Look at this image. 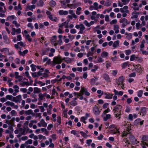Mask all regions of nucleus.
I'll return each mask as SVG.
<instances>
[{
    "mask_svg": "<svg viewBox=\"0 0 148 148\" xmlns=\"http://www.w3.org/2000/svg\"><path fill=\"white\" fill-rule=\"evenodd\" d=\"M122 106L120 105H118L116 106L113 110L114 112V116L115 117L117 118L119 115L121 114V109Z\"/></svg>",
    "mask_w": 148,
    "mask_h": 148,
    "instance_id": "obj_1",
    "label": "nucleus"
},
{
    "mask_svg": "<svg viewBox=\"0 0 148 148\" xmlns=\"http://www.w3.org/2000/svg\"><path fill=\"white\" fill-rule=\"evenodd\" d=\"M101 110L102 109L100 108V106L99 105H95L92 107L93 112L95 115H99Z\"/></svg>",
    "mask_w": 148,
    "mask_h": 148,
    "instance_id": "obj_2",
    "label": "nucleus"
},
{
    "mask_svg": "<svg viewBox=\"0 0 148 148\" xmlns=\"http://www.w3.org/2000/svg\"><path fill=\"white\" fill-rule=\"evenodd\" d=\"M62 62V60L61 57L60 56L58 57H54L53 58V62L54 64L53 65H55L56 64H61Z\"/></svg>",
    "mask_w": 148,
    "mask_h": 148,
    "instance_id": "obj_3",
    "label": "nucleus"
},
{
    "mask_svg": "<svg viewBox=\"0 0 148 148\" xmlns=\"http://www.w3.org/2000/svg\"><path fill=\"white\" fill-rule=\"evenodd\" d=\"M80 92L82 93V95L84 94L87 96H89L90 93L88 92V89L84 87H81Z\"/></svg>",
    "mask_w": 148,
    "mask_h": 148,
    "instance_id": "obj_4",
    "label": "nucleus"
},
{
    "mask_svg": "<svg viewBox=\"0 0 148 148\" xmlns=\"http://www.w3.org/2000/svg\"><path fill=\"white\" fill-rule=\"evenodd\" d=\"M125 81V77L123 76H120L118 79V81L116 82V84L118 86L121 84L123 86H124L123 83Z\"/></svg>",
    "mask_w": 148,
    "mask_h": 148,
    "instance_id": "obj_5",
    "label": "nucleus"
},
{
    "mask_svg": "<svg viewBox=\"0 0 148 148\" xmlns=\"http://www.w3.org/2000/svg\"><path fill=\"white\" fill-rule=\"evenodd\" d=\"M47 14L48 15L49 18L52 21L57 22L58 21L57 18L53 15L51 14V13L49 11H47L46 12Z\"/></svg>",
    "mask_w": 148,
    "mask_h": 148,
    "instance_id": "obj_6",
    "label": "nucleus"
},
{
    "mask_svg": "<svg viewBox=\"0 0 148 148\" xmlns=\"http://www.w3.org/2000/svg\"><path fill=\"white\" fill-rule=\"evenodd\" d=\"M120 22L122 23V27H124L127 24L130 23V22L128 21L127 19L125 18H123L120 19Z\"/></svg>",
    "mask_w": 148,
    "mask_h": 148,
    "instance_id": "obj_7",
    "label": "nucleus"
},
{
    "mask_svg": "<svg viewBox=\"0 0 148 148\" xmlns=\"http://www.w3.org/2000/svg\"><path fill=\"white\" fill-rule=\"evenodd\" d=\"M37 125L39 127L42 126L46 127L47 126V123L45 122L43 119H41L40 120V122L37 123Z\"/></svg>",
    "mask_w": 148,
    "mask_h": 148,
    "instance_id": "obj_8",
    "label": "nucleus"
},
{
    "mask_svg": "<svg viewBox=\"0 0 148 148\" xmlns=\"http://www.w3.org/2000/svg\"><path fill=\"white\" fill-rule=\"evenodd\" d=\"M127 128L126 129V131L124 132L122 134V136L123 137L127 136L128 134L130 135V131L131 130V126H129L128 127H127Z\"/></svg>",
    "mask_w": 148,
    "mask_h": 148,
    "instance_id": "obj_9",
    "label": "nucleus"
},
{
    "mask_svg": "<svg viewBox=\"0 0 148 148\" xmlns=\"http://www.w3.org/2000/svg\"><path fill=\"white\" fill-rule=\"evenodd\" d=\"M5 104L7 106H10L11 107L15 109H17L18 108V105H15L14 103L11 101H7L5 103Z\"/></svg>",
    "mask_w": 148,
    "mask_h": 148,
    "instance_id": "obj_10",
    "label": "nucleus"
},
{
    "mask_svg": "<svg viewBox=\"0 0 148 148\" xmlns=\"http://www.w3.org/2000/svg\"><path fill=\"white\" fill-rule=\"evenodd\" d=\"M21 30L20 28L16 29L15 28H12V29L11 34L13 36L15 35L16 34V33L20 34L21 33Z\"/></svg>",
    "mask_w": 148,
    "mask_h": 148,
    "instance_id": "obj_11",
    "label": "nucleus"
},
{
    "mask_svg": "<svg viewBox=\"0 0 148 148\" xmlns=\"http://www.w3.org/2000/svg\"><path fill=\"white\" fill-rule=\"evenodd\" d=\"M128 7L127 5H125L123 7L121 8L120 9V11L121 13H128L129 12V10H128Z\"/></svg>",
    "mask_w": 148,
    "mask_h": 148,
    "instance_id": "obj_12",
    "label": "nucleus"
},
{
    "mask_svg": "<svg viewBox=\"0 0 148 148\" xmlns=\"http://www.w3.org/2000/svg\"><path fill=\"white\" fill-rule=\"evenodd\" d=\"M103 77L107 82L110 83L111 82V80L108 74L106 73L103 74Z\"/></svg>",
    "mask_w": 148,
    "mask_h": 148,
    "instance_id": "obj_13",
    "label": "nucleus"
},
{
    "mask_svg": "<svg viewBox=\"0 0 148 148\" xmlns=\"http://www.w3.org/2000/svg\"><path fill=\"white\" fill-rule=\"evenodd\" d=\"M58 27L60 28H63L64 27L65 28H68L69 27L68 25V23L64 22L61 23H60L58 24Z\"/></svg>",
    "mask_w": 148,
    "mask_h": 148,
    "instance_id": "obj_14",
    "label": "nucleus"
},
{
    "mask_svg": "<svg viewBox=\"0 0 148 148\" xmlns=\"http://www.w3.org/2000/svg\"><path fill=\"white\" fill-rule=\"evenodd\" d=\"M105 95V98L106 99H112L113 95L106 92H104V94Z\"/></svg>",
    "mask_w": 148,
    "mask_h": 148,
    "instance_id": "obj_15",
    "label": "nucleus"
},
{
    "mask_svg": "<svg viewBox=\"0 0 148 148\" xmlns=\"http://www.w3.org/2000/svg\"><path fill=\"white\" fill-rule=\"evenodd\" d=\"M57 39V36H53L51 38V42L52 45H54V46H56L57 45L56 43V40Z\"/></svg>",
    "mask_w": 148,
    "mask_h": 148,
    "instance_id": "obj_16",
    "label": "nucleus"
},
{
    "mask_svg": "<svg viewBox=\"0 0 148 148\" xmlns=\"http://www.w3.org/2000/svg\"><path fill=\"white\" fill-rule=\"evenodd\" d=\"M3 38L4 40V42L5 44L8 45L10 44V40L7 36L5 35L3 36Z\"/></svg>",
    "mask_w": 148,
    "mask_h": 148,
    "instance_id": "obj_17",
    "label": "nucleus"
},
{
    "mask_svg": "<svg viewBox=\"0 0 148 148\" xmlns=\"http://www.w3.org/2000/svg\"><path fill=\"white\" fill-rule=\"evenodd\" d=\"M119 27L118 25H115L113 26V30H114L116 34H118L119 32Z\"/></svg>",
    "mask_w": 148,
    "mask_h": 148,
    "instance_id": "obj_18",
    "label": "nucleus"
},
{
    "mask_svg": "<svg viewBox=\"0 0 148 148\" xmlns=\"http://www.w3.org/2000/svg\"><path fill=\"white\" fill-rule=\"evenodd\" d=\"M130 140L134 144H136L137 143L138 141L134 137V136H131L130 138Z\"/></svg>",
    "mask_w": 148,
    "mask_h": 148,
    "instance_id": "obj_19",
    "label": "nucleus"
},
{
    "mask_svg": "<svg viewBox=\"0 0 148 148\" xmlns=\"http://www.w3.org/2000/svg\"><path fill=\"white\" fill-rule=\"evenodd\" d=\"M139 13L137 12H134L132 13V16L131 17L132 18H138Z\"/></svg>",
    "mask_w": 148,
    "mask_h": 148,
    "instance_id": "obj_20",
    "label": "nucleus"
},
{
    "mask_svg": "<svg viewBox=\"0 0 148 148\" xmlns=\"http://www.w3.org/2000/svg\"><path fill=\"white\" fill-rule=\"evenodd\" d=\"M114 94L117 95L118 96H122L123 94V92L122 91L119 92L116 90L115 89L114 90Z\"/></svg>",
    "mask_w": 148,
    "mask_h": 148,
    "instance_id": "obj_21",
    "label": "nucleus"
},
{
    "mask_svg": "<svg viewBox=\"0 0 148 148\" xmlns=\"http://www.w3.org/2000/svg\"><path fill=\"white\" fill-rule=\"evenodd\" d=\"M0 51L1 52H4L6 54L10 55V53H9V49L8 48H4L1 49Z\"/></svg>",
    "mask_w": 148,
    "mask_h": 148,
    "instance_id": "obj_22",
    "label": "nucleus"
},
{
    "mask_svg": "<svg viewBox=\"0 0 148 148\" xmlns=\"http://www.w3.org/2000/svg\"><path fill=\"white\" fill-rule=\"evenodd\" d=\"M85 29L84 25L82 24H80V27L79 28V34H82L83 33V31Z\"/></svg>",
    "mask_w": 148,
    "mask_h": 148,
    "instance_id": "obj_23",
    "label": "nucleus"
},
{
    "mask_svg": "<svg viewBox=\"0 0 148 148\" xmlns=\"http://www.w3.org/2000/svg\"><path fill=\"white\" fill-rule=\"evenodd\" d=\"M49 71L48 70L46 69L45 70V72L43 73L42 76L43 77L47 78L49 77Z\"/></svg>",
    "mask_w": 148,
    "mask_h": 148,
    "instance_id": "obj_24",
    "label": "nucleus"
},
{
    "mask_svg": "<svg viewBox=\"0 0 148 148\" xmlns=\"http://www.w3.org/2000/svg\"><path fill=\"white\" fill-rule=\"evenodd\" d=\"M103 117V120L104 121H107L108 119H110L111 118V115L110 114H106L105 116H102Z\"/></svg>",
    "mask_w": 148,
    "mask_h": 148,
    "instance_id": "obj_25",
    "label": "nucleus"
},
{
    "mask_svg": "<svg viewBox=\"0 0 148 148\" xmlns=\"http://www.w3.org/2000/svg\"><path fill=\"white\" fill-rule=\"evenodd\" d=\"M42 61L44 63L46 62V64H49L51 62V59L48 57H46L43 58Z\"/></svg>",
    "mask_w": 148,
    "mask_h": 148,
    "instance_id": "obj_26",
    "label": "nucleus"
},
{
    "mask_svg": "<svg viewBox=\"0 0 148 148\" xmlns=\"http://www.w3.org/2000/svg\"><path fill=\"white\" fill-rule=\"evenodd\" d=\"M146 108L145 107H142L140 109V115H141L142 114V116L144 115L146 113Z\"/></svg>",
    "mask_w": 148,
    "mask_h": 148,
    "instance_id": "obj_27",
    "label": "nucleus"
},
{
    "mask_svg": "<svg viewBox=\"0 0 148 148\" xmlns=\"http://www.w3.org/2000/svg\"><path fill=\"white\" fill-rule=\"evenodd\" d=\"M19 132H20V134L18 135L21 136V135H25V130L22 128H19Z\"/></svg>",
    "mask_w": 148,
    "mask_h": 148,
    "instance_id": "obj_28",
    "label": "nucleus"
},
{
    "mask_svg": "<svg viewBox=\"0 0 148 148\" xmlns=\"http://www.w3.org/2000/svg\"><path fill=\"white\" fill-rule=\"evenodd\" d=\"M37 122V121L36 120H31L30 121V123L29 124V127H32L34 124L36 123Z\"/></svg>",
    "mask_w": 148,
    "mask_h": 148,
    "instance_id": "obj_29",
    "label": "nucleus"
},
{
    "mask_svg": "<svg viewBox=\"0 0 148 148\" xmlns=\"http://www.w3.org/2000/svg\"><path fill=\"white\" fill-rule=\"evenodd\" d=\"M119 40L115 41L114 42L112 46L113 47L115 48L119 45Z\"/></svg>",
    "mask_w": 148,
    "mask_h": 148,
    "instance_id": "obj_30",
    "label": "nucleus"
},
{
    "mask_svg": "<svg viewBox=\"0 0 148 148\" xmlns=\"http://www.w3.org/2000/svg\"><path fill=\"white\" fill-rule=\"evenodd\" d=\"M97 80L98 79L97 78H92L90 80V83L91 85L94 86L96 82L97 81Z\"/></svg>",
    "mask_w": 148,
    "mask_h": 148,
    "instance_id": "obj_31",
    "label": "nucleus"
},
{
    "mask_svg": "<svg viewBox=\"0 0 148 148\" xmlns=\"http://www.w3.org/2000/svg\"><path fill=\"white\" fill-rule=\"evenodd\" d=\"M6 98L8 99L13 101H14V99L15 97H13L12 95H7L6 96Z\"/></svg>",
    "mask_w": 148,
    "mask_h": 148,
    "instance_id": "obj_32",
    "label": "nucleus"
},
{
    "mask_svg": "<svg viewBox=\"0 0 148 148\" xmlns=\"http://www.w3.org/2000/svg\"><path fill=\"white\" fill-rule=\"evenodd\" d=\"M36 7L35 5L33 4L31 5H28L27 8L29 10L33 11V9L35 8Z\"/></svg>",
    "mask_w": 148,
    "mask_h": 148,
    "instance_id": "obj_33",
    "label": "nucleus"
},
{
    "mask_svg": "<svg viewBox=\"0 0 148 148\" xmlns=\"http://www.w3.org/2000/svg\"><path fill=\"white\" fill-rule=\"evenodd\" d=\"M34 94L39 93L41 91L40 89L38 87L34 88Z\"/></svg>",
    "mask_w": 148,
    "mask_h": 148,
    "instance_id": "obj_34",
    "label": "nucleus"
},
{
    "mask_svg": "<svg viewBox=\"0 0 148 148\" xmlns=\"http://www.w3.org/2000/svg\"><path fill=\"white\" fill-rule=\"evenodd\" d=\"M59 13L60 15H66L68 14V12L67 11H64L63 10H60L59 12Z\"/></svg>",
    "mask_w": 148,
    "mask_h": 148,
    "instance_id": "obj_35",
    "label": "nucleus"
},
{
    "mask_svg": "<svg viewBox=\"0 0 148 148\" xmlns=\"http://www.w3.org/2000/svg\"><path fill=\"white\" fill-rule=\"evenodd\" d=\"M145 42V41L144 40H143L141 41V44L140 45V51H142V49L144 47V44Z\"/></svg>",
    "mask_w": 148,
    "mask_h": 148,
    "instance_id": "obj_36",
    "label": "nucleus"
},
{
    "mask_svg": "<svg viewBox=\"0 0 148 148\" xmlns=\"http://www.w3.org/2000/svg\"><path fill=\"white\" fill-rule=\"evenodd\" d=\"M82 10V8L80 7H79L77 8V10L76 12V14L78 15H79L81 14V11Z\"/></svg>",
    "mask_w": 148,
    "mask_h": 148,
    "instance_id": "obj_37",
    "label": "nucleus"
},
{
    "mask_svg": "<svg viewBox=\"0 0 148 148\" xmlns=\"http://www.w3.org/2000/svg\"><path fill=\"white\" fill-rule=\"evenodd\" d=\"M15 98H16V100H14V101L16 103H17L18 101L19 100L21 99L22 96L21 95H19L16 96V97H15Z\"/></svg>",
    "mask_w": 148,
    "mask_h": 148,
    "instance_id": "obj_38",
    "label": "nucleus"
},
{
    "mask_svg": "<svg viewBox=\"0 0 148 148\" xmlns=\"http://www.w3.org/2000/svg\"><path fill=\"white\" fill-rule=\"evenodd\" d=\"M73 60V59L69 58H66V60H65V62L66 63H71Z\"/></svg>",
    "mask_w": 148,
    "mask_h": 148,
    "instance_id": "obj_39",
    "label": "nucleus"
},
{
    "mask_svg": "<svg viewBox=\"0 0 148 148\" xmlns=\"http://www.w3.org/2000/svg\"><path fill=\"white\" fill-rule=\"evenodd\" d=\"M14 18L15 16L14 15L9 16L7 17L6 19L8 21H11L14 19Z\"/></svg>",
    "mask_w": 148,
    "mask_h": 148,
    "instance_id": "obj_40",
    "label": "nucleus"
},
{
    "mask_svg": "<svg viewBox=\"0 0 148 148\" xmlns=\"http://www.w3.org/2000/svg\"><path fill=\"white\" fill-rule=\"evenodd\" d=\"M108 53L105 51L102 52L101 54V56L103 58L106 57L107 56H108Z\"/></svg>",
    "mask_w": 148,
    "mask_h": 148,
    "instance_id": "obj_41",
    "label": "nucleus"
},
{
    "mask_svg": "<svg viewBox=\"0 0 148 148\" xmlns=\"http://www.w3.org/2000/svg\"><path fill=\"white\" fill-rule=\"evenodd\" d=\"M13 88L14 89V91L16 93L18 92H19V87L17 85H14L13 86Z\"/></svg>",
    "mask_w": 148,
    "mask_h": 148,
    "instance_id": "obj_42",
    "label": "nucleus"
},
{
    "mask_svg": "<svg viewBox=\"0 0 148 148\" xmlns=\"http://www.w3.org/2000/svg\"><path fill=\"white\" fill-rule=\"evenodd\" d=\"M143 148H146V146L148 147V143H147L144 141L141 142Z\"/></svg>",
    "mask_w": 148,
    "mask_h": 148,
    "instance_id": "obj_43",
    "label": "nucleus"
},
{
    "mask_svg": "<svg viewBox=\"0 0 148 148\" xmlns=\"http://www.w3.org/2000/svg\"><path fill=\"white\" fill-rule=\"evenodd\" d=\"M33 111L32 110L30 109L27 110L25 111V114L26 115H30L33 114Z\"/></svg>",
    "mask_w": 148,
    "mask_h": 148,
    "instance_id": "obj_44",
    "label": "nucleus"
},
{
    "mask_svg": "<svg viewBox=\"0 0 148 148\" xmlns=\"http://www.w3.org/2000/svg\"><path fill=\"white\" fill-rule=\"evenodd\" d=\"M110 109L109 108L105 110L103 112V113L101 115V116H103L104 115L106 114L107 113L110 112Z\"/></svg>",
    "mask_w": 148,
    "mask_h": 148,
    "instance_id": "obj_45",
    "label": "nucleus"
},
{
    "mask_svg": "<svg viewBox=\"0 0 148 148\" xmlns=\"http://www.w3.org/2000/svg\"><path fill=\"white\" fill-rule=\"evenodd\" d=\"M132 38V34L131 33H128L126 37L125 38L128 40H130Z\"/></svg>",
    "mask_w": 148,
    "mask_h": 148,
    "instance_id": "obj_46",
    "label": "nucleus"
},
{
    "mask_svg": "<svg viewBox=\"0 0 148 148\" xmlns=\"http://www.w3.org/2000/svg\"><path fill=\"white\" fill-rule=\"evenodd\" d=\"M70 104L74 106H76L77 105V102L75 100L72 101H71Z\"/></svg>",
    "mask_w": 148,
    "mask_h": 148,
    "instance_id": "obj_47",
    "label": "nucleus"
},
{
    "mask_svg": "<svg viewBox=\"0 0 148 148\" xmlns=\"http://www.w3.org/2000/svg\"><path fill=\"white\" fill-rule=\"evenodd\" d=\"M12 23L14 24L16 27L17 28L19 27L20 26V24L18 23L16 21H13L12 22Z\"/></svg>",
    "mask_w": 148,
    "mask_h": 148,
    "instance_id": "obj_48",
    "label": "nucleus"
},
{
    "mask_svg": "<svg viewBox=\"0 0 148 148\" xmlns=\"http://www.w3.org/2000/svg\"><path fill=\"white\" fill-rule=\"evenodd\" d=\"M36 66L33 64H31L30 67L31 68V70L32 71L34 72L36 71Z\"/></svg>",
    "mask_w": 148,
    "mask_h": 148,
    "instance_id": "obj_49",
    "label": "nucleus"
},
{
    "mask_svg": "<svg viewBox=\"0 0 148 148\" xmlns=\"http://www.w3.org/2000/svg\"><path fill=\"white\" fill-rule=\"evenodd\" d=\"M37 5L38 6L42 7L43 5V2L42 0H40L37 3Z\"/></svg>",
    "mask_w": 148,
    "mask_h": 148,
    "instance_id": "obj_50",
    "label": "nucleus"
},
{
    "mask_svg": "<svg viewBox=\"0 0 148 148\" xmlns=\"http://www.w3.org/2000/svg\"><path fill=\"white\" fill-rule=\"evenodd\" d=\"M130 0H121L122 3L124 5L127 4L129 2Z\"/></svg>",
    "mask_w": 148,
    "mask_h": 148,
    "instance_id": "obj_51",
    "label": "nucleus"
},
{
    "mask_svg": "<svg viewBox=\"0 0 148 148\" xmlns=\"http://www.w3.org/2000/svg\"><path fill=\"white\" fill-rule=\"evenodd\" d=\"M143 141H148V136L144 135L143 136L142 138Z\"/></svg>",
    "mask_w": 148,
    "mask_h": 148,
    "instance_id": "obj_52",
    "label": "nucleus"
},
{
    "mask_svg": "<svg viewBox=\"0 0 148 148\" xmlns=\"http://www.w3.org/2000/svg\"><path fill=\"white\" fill-rule=\"evenodd\" d=\"M94 69L91 70V71L93 73H95L96 71L98 69L99 67L96 65H95L94 66Z\"/></svg>",
    "mask_w": 148,
    "mask_h": 148,
    "instance_id": "obj_53",
    "label": "nucleus"
},
{
    "mask_svg": "<svg viewBox=\"0 0 148 148\" xmlns=\"http://www.w3.org/2000/svg\"><path fill=\"white\" fill-rule=\"evenodd\" d=\"M140 119H136L134 122V124L135 125H137L139 124L140 122Z\"/></svg>",
    "mask_w": 148,
    "mask_h": 148,
    "instance_id": "obj_54",
    "label": "nucleus"
},
{
    "mask_svg": "<svg viewBox=\"0 0 148 148\" xmlns=\"http://www.w3.org/2000/svg\"><path fill=\"white\" fill-rule=\"evenodd\" d=\"M98 4L97 2H95L93 3V7L94 9V10H98Z\"/></svg>",
    "mask_w": 148,
    "mask_h": 148,
    "instance_id": "obj_55",
    "label": "nucleus"
},
{
    "mask_svg": "<svg viewBox=\"0 0 148 148\" xmlns=\"http://www.w3.org/2000/svg\"><path fill=\"white\" fill-rule=\"evenodd\" d=\"M57 124L58 125H60L61 123V117L60 116H58L57 117Z\"/></svg>",
    "mask_w": 148,
    "mask_h": 148,
    "instance_id": "obj_56",
    "label": "nucleus"
},
{
    "mask_svg": "<svg viewBox=\"0 0 148 148\" xmlns=\"http://www.w3.org/2000/svg\"><path fill=\"white\" fill-rule=\"evenodd\" d=\"M14 9L15 10H22V8L21 6V5L20 3H19L18 5V6H15L14 7Z\"/></svg>",
    "mask_w": 148,
    "mask_h": 148,
    "instance_id": "obj_57",
    "label": "nucleus"
},
{
    "mask_svg": "<svg viewBox=\"0 0 148 148\" xmlns=\"http://www.w3.org/2000/svg\"><path fill=\"white\" fill-rule=\"evenodd\" d=\"M68 37L71 41H72L75 38V36L74 35L71 34H68Z\"/></svg>",
    "mask_w": 148,
    "mask_h": 148,
    "instance_id": "obj_58",
    "label": "nucleus"
},
{
    "mask_svg": "<svg viewBox=\"0 0 148 148\" xmlns=\"http://www.w3.org/2000/svg\"><path fill=\"white\" fill-rule=\"evenodd\" d=\"M80 133L81 134L82 136L84 138H87L88 137V135L86 134L83 131L80 132Z\"/></svg>",
    "mask_w": 148,
    "mask_h": 148,
    "instance_id": "obj_59",
    "label": "nucleus"
},
{
    "mask_svg": "<svg viewBox=\"0 0 148 148\" xmlns=\"http://www.w3.org/2000/svg\"><path fill=\"white\" fill-rule=\"evenodd\" d=\"M50 5L52 7H54L56 5V3L54 1L52 0L50 2Z\"/></svg>",
    "mask_w": 148,
    "mask_h": 148,
    "instance_id": "obj_60",
    "label": "nucleus"
},
{
    "mask_svg": "<svg viewBox=\"0 0 148 148\" xmlns=\"http://www.w3.org/2000/svg\"><path fill=\"white\" fill-rule=\"evenodd\" d=\"M117 22V21L116 19H115L112 20V21H111L110 23V25H113V24H116Z\"/></svg>",
    "mask_w": 148,
    "mask_h": 148,
    "instance_id": "obj_61",
    "label": "nucleus"
},
{
    "mask_svg": "<svg viewBox=\"0 0 148 148\" xmlns=\"http://www.w3.org/2000/svg\"><path fill=\"white\" fill-rule=\"evenodd\" d=\"M135 58H137V57H135L134 55H132L130 56V60L131 61H134L135 60Z\"/></svg>",
    "mask_w": 148,
    "mask_h": 148,
    "instance_id": "obj_62",
    "label": "nucleus"
},
{
    "mask_svg": "<svg viewBox=\"0 0 148 148\" xmlns=\"http://www.w3.org/2000/svg\"><path fill=\"white\" fill-rule=\"evenodd\" d=\"M33 141L32 139H28L25 142V144H29L31 145Z\"/></svg>",
    "mask_w": 148,
    "mask_h": 148,
    "instance_id": "obj_63",
    "label": "nucleus"
},
{
    "mask_svg": "<svg viewBox=\"0 0 148 148\" xmlns=\"http://www.w3.org/2000/svg\"><path fill=\"white\" fill-rule=\"evenodd\" d=\"M128 64L127 62H125L122 64L121 66L123 69L125 68L128 65Z\"/></svg>",
    "mask_w": 148,
    "mask_h": 148,
    "instance_id": "obj_64",
    "label": "nucleus"
}]
</instances>
